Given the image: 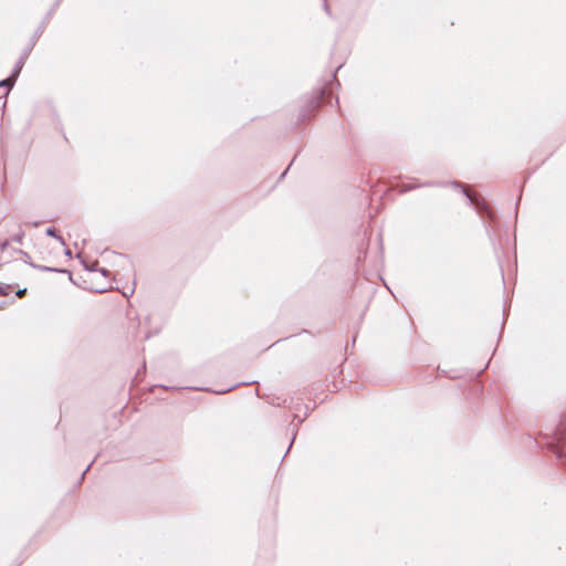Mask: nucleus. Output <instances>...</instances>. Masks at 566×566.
I'll return each mask as SVG.
<instances>
[{
  "label": "nucleus",
  "mask_w": 566,
  "mask_h": 566,
  "mask_svg": "<svg viewBox=\"0 0 566 566\" xmlns=\"http://www.w3.org/2000/svg\"><path fill=\"white\" fill-rule=\"evenodd\" d=\"M566 442V413L562 415L559 423L552 430L546 447L556 455L558 464L566 467V453L560 449Z\"/></svg>",
  "instance_id": "f257e3e1"
},
{
  "label": "nucleus",
  "mask_w": 566,
  "mask_h": 566,
  "mask_svg": "<svg viewBox=\"0 0 566 566\" xmlns=\"http://www.w3.org/2000/svg\"><path fill=\"white\" fill-rule=\"evenodd\" d=\"M451 185L462 189V192L468 199L469 205L472 206L482 218H488L490 221L495 220V212L493 211L490 203L481 195L469 192L467 187L460 181H452Z\"/></svg>",
  "instance_id": "f03ea898"
},
{
  "label": "nucleus",
  "mask_w": 566,
  "mask_h": 566,
  "mask_svg": "<svg viewBox=\"0 0 566 566\" xmlns=\"http://www.w3.org/2000/svg\"><path fill=\"white\" fill-rule=\"evenodd\" d=\"M62 0H56L52 8L48 11V13L44 15L43 20L39 24V27L35 29L33 35L31 36L28 45L22 51L18 62H21L23 65L25 64V61L28 60L29 55L31 54L34 45L36 44L38 40L43 34L46 25L49 24L50 20L52 19L56 8L60 6Z\"/></svg>",
  "instance_id": "7ed1b4c3"
},
{
  "label": "nucleus",
  "mask_w": 566,
  "mask_h": 566,
  "mask_svg": "<svg viewBox=\"0 0 566 566\" xmlns=\"http://www.w3.org/2000/svg\"><path fill=\"white\" fill-rule=\"evenodd\" d=\"M332 94L327 92L325 87L321 88L318 91V94L316 96L311 97L306 105L301 109L298 115V122L304 123L310 120L313 116L315 111H317L322 104L324 103H331Z\"/></svg>",
  "instance_id": "20e7f679"
},
{
  "label": "nucleus",
  "mask_w": 566,
  "mask_h": 566,
  "mask_svg": "<svg viewBox=\"0 0 566 566\" xmlns=\"http://www.w3.org/2000/svg\"><path fill=\"white\" fill-rule=\"evenodd\" d=\"M23 66L24 65L21 62L17 61L11 74L8 77L0 81V88L4 90L3 97H7L10 90L14 86Z\"/></svg>",
  "instance_id": "39448f33"
},
{
  "label": "nucleus",
  "mask_w": 566,
  "mask_h": 566,
  "mask_svg": "<svg viewBox=\"0 0 566 566\" xmlns=\"http://www.w3.org/2000/svg\"><path fill=\"white\" fill-rule=\"evenodd\" d=\"M436 186H443V184L432 182V181L424 182V184H402L400 186V192H407V191H410L412 189L420 188V187H436Z\"/></svg>",
  "instance_id": "423d86ee"
},
{
  "label": "nucleus",
  "mask_w": 566,
  "mask_h": 566,
  "mask_svg": "<svg viewBox=\"0 0 566 566\" xmlns=\"http://www.w3.org/2000/svg\"><path fill=\"white\" fill-rule=\"evenodd\" d=\"M45 232L48 235L57 239L62 245H65L64 239L61 235H59L57 230L55 228L49 227Z\"/></svg>",
  "instance_id": "0eeeda50"
},
{
  "label": "nucleus",
  "mask_w": 566,
  "mask_h": 566,
  "mask_svg": "<svg viewBox=\"0 0 566 566\" xmlns=\"http://www.w3.org/2000/svg\"><path fill=\"white\" fill-rule=\"evenodd\" d=\"M38 268L41 271H45V272H62V273L69 272L67 270H64V269L50 268V266H45V265H41V266H38Z\"/></svg>",
  "instance_id": "6e6552de"
},
{
  "label": "nucleus",
  "mask_w": 566,
  "mask_h": 566,
  "mask_svg": "<svg viewBox=\"0 0 566 566\" xmlns=\"http://www.w3.org/2000/svg\"><path fill=\"white\" fill-rule=\"evenodd\" d=\"M23 232L13 235L12 240L18 243H22Z\"/></svg>",
  "instance_id": "1a4fd4ad"
},
{
  "label": "nucleus",
  "mask_w": 566,
  "mask_h": 566,
  "mask_svg": "<svg viewBox=\"0 0 566 566\" xmlns=\"http://www.w3.org/2000/svg\"><path fill=\"white\" fill-rule=\"evenodd\" d=\"M84 264V268L86 270H88L90 272H93V271H96L97 269L95 268V265H97V262H95L94 264L92 265H87L86 263H83Z\"/></svg>",
  "instance_id": "9d476101"
},
{
  "label": "nucleus",
  "mask_w": 566,
  "mask_h": 566,
  "mask_svg": "<svg viewBox=\"0 0 566 566\" xmlns=\"http://www.w3.org/2000/svg\"><path fill=\"white\" fill-rule=\"evenodd\" d=\"M98 271H99V272L102 273V275H104V276H108V275H109V271H108L107 269H105V268H102V269H99Z\"/></svg>",
  "instance_id": "9b49d317"
},
{
  "label": "nucleus",
  "mask_w": 566,
  "mask_h": 566,
  "mask_svg": "<svg viewBox=\"0 0 566 566\" xmlns=\"http://www.w3.org/2000/svg\"><path fill=\"white\" fill-rule=\"evenodd\" d=\"M239 385H240V384L234 385V386H232V387H230V388H227V389H224V390H222V391H218V394L229 392V391H231L233 388L238 387Z\"/></svg>",
  "instance_id": "f8f14e48"
},
{
  "label": "nucleus",
  "mask_w": 566,
  "mask_h": 566,
  "mask_svg": "<svg viewBox=\"0 0 566 566\" xmlns=\"http://www.w3.org/2000/svg\"><path fill=\"white\" fill-rule=\"evenodd\" d=\"M25 292H27V289L18 290L17 291V296L21 297V296H23L25 294Z\"/></svg>",
  "instance_id": "ddd939ff"
},
{
  "label": "nucleus",
  "mask_w": 566,
  "mask_h": 566,
  "mask_svg": "<svg viewBox=\"0 0 566 566\" xmlns=\"http://www.w3.org/2000/svg\"><path fill=\"white\" fill-rule=\"evenodd\" d=\"M7 245H8V241L6 240L4 242H2V243L0 244V249H1V250H3V249H6V248H7Z\"/></svg>",
  "instance_id": "4468645a"
},
{
  "label": "nucleus",
  "mask_w": 566,
  "mask_h": 566,
  "mask_svg": "<svg viewBox=\"0 0 566 566\" xmlns=\"http://www.w3.org/2000/svg\"><path fill=\"white\" fill-rule=\"evenodd\" d=\"M91 465H92V463L86 468V470H85V471H83L81 479H83V478H84V475L86 474V472L90 470Z\"/></svg>",
  "instance_id": "2eb2a0df"
},
{
  "label": "nucleus",
  "mask_w": 566,
  "mask_h": 566,
  "mask_svg": "<svg viewBox=\"0 0 566 566\" xmlns=\"http://www.w3.org/2000/svg\"><path fill=\"white\" fill-rule=\"evenodd\" d=\"M158 387H161L164 389H177L176 387H167V386H163V385H159Z\"/></svg>",
  "instance_id": "dca6fc26"
},
{
  "label": "nucleus",
  "mask_w": 566,
  "mask_h": 566,
  "mask_svg": "<svg viewBox=\"0 0 566 566\" xmlns=\"http://www.w3.org/2000/svg\"><path fill=\"white\" fill-rule=\"evenodd\" d=\"M294 439H295V434L293 436V439H292L291 443L289 444V449H287V451L292 448V444H293Z\"/></svg>",
  "instance_id": "f3484780"
},
{
  "label": "nucleus",
  "mask_w": 566,
  "mask_h": 566,
  "mask_svg": "<svg viewBox=\"0 0 566 566\" xmlns=\"http://www.w3.org/2000/svg\"><path fill=\"white\" fill-rule=\"evenodd\" d=\"M256 381L255 380H252V381H249V382H243L244 385H251V384H255Z\"/></svg>",
  "instance_id": "a211bd4d"
},
{
  "label": "nucleus",
  "mask_w": 566,
  "mask_h": 566,
  "mask_svg": "<svg viewBox=\"0 0 566 566\" xmlns=\"http://www.w3.org/2000/svg\"><path fill=\"white\" fill-rule=\"evenodd\" d=\"M65 254H66V255H69V256H71V250H69V249H67V250L65 251Z\"/></svg>",
  "instance_id": "6ab92c4d"
},
{
  "label": "nucleus",
  "mask_w": 566,
  "mask_h": 566,
  "mask_svg": "<svg viewBox=\"0 0 566 566\" xmlns=\"http://www.w3.org/2000/svg\"><path fill=\"white\" fill-rule=\"evenodd\" d=\"M6 104H7V102H6V101H3V102H2V104H1V108H4V107H6Z\"/></svg>",
  "instance_id": "aec40b11"
},
{
  "label": "nucleus",
  "mask_w": 566,
  "mask_h": 566,
  "mask_svg": "<svg viewBox=\"0 0 566 566\" xmlns=\"http://www.w3.org/2000/svg\"><path fill=\"white\" fill-rule=\"evenodd\" d=\"M287 170H285L284 172H282V175L280 176V178L282 179L285 175H286Z\"/></svg>",
  "instance_id": "412c9836"
},
{
  "label": "nucleus",
  "mask_w": 566,
  "mask_h": 566,
  "mask_svg": "<svg viewBox=\"0 0 566 566\" xmlns=\"http://www.w3.org/2000/svg\"><path fill=\"white\" fill-rule=\"evenodd\" d=\"M324 7H325V10L328 12V10H329L328 4H327V3H325V6H324Z\"/></svg>",
  "instance_id": "4be33fe9"
},
{
  "label": "nucleus",
  "mask_w": 566,
  "mask_h": 566,
  "mask_svg": "<svg viewBox=\"0 0 566 566\" xmlns=\"http://www.w3.org/2000/svg\"><path fill=\"white\" fill-rule=\"evenodd\" d=\"M188 389H195V390H198L199 388H198V387H188Z\"/></svg>",
  "instance_id": "5701e85b"
},
{
  "label": "nucleus",
  "mask_w": 566,
  "mask_h": 566,
  "mask_svg": "<svg viewBox=\"0 0 566 566\" xmlns=\"http://www.w3.org/2000/svg\"><path fill=\"white\" fill-rule=\"evenodd\" d=\"M564 468H565V470H566V465H565Z\"/></svg>",
  "instance_id": "b1692460"
}]
</instances>
